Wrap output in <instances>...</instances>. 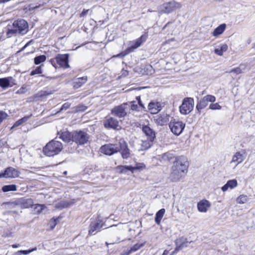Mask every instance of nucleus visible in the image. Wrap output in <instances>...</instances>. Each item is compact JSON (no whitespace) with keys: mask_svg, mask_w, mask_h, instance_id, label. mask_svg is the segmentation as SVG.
Wrapping results in <instances>:
<instances>
[{"mask_svg":"<svg viewBox=\"0 0 255 255\" xmlns=\"http://www.w3.org/2000/svg\"><path fill=\"white\" fill-rule=\"evenodd\" d=\"M28 31L27 22L24 19L15 20L12 25L7 27L6 35L10 37L17 33L25 34Z\"/></svg>","mask_w":255,"mask_h":255,"instance_id":"nucleus-1","label":"nucleus"},{"mask_svg":"<svg viewBox=\"0 0 255 255\" xmlns=\"http://www.w3.org/2000/svg\"><path fill=\"white\" fill-rule=\"evenodd\" d=\"M63 147L61 142L52 140L45 146L43 151L46 155L53 156L58 154L62 150Z\"/></svg>","mask_w":255,"mask_h":255,"instance_id":"nucleus-2","label":"nucleus"},{"mask_svg":"<svg viewBox=\"0 0 255 255\" xmlns=\"http://www.w3.org/2000/svg\"><path fill=\"white\" fill-rule=\"evenodd\" d=\"M147 38V34H143L139 38L130 41L129 42L128 47L123 53H120L115 56V57H123L129 53L133 52L134 49L140 46L146 41Z\"/></svg>","mask_w":255,"mask_h":255,"instance_id":"nucleus-3","label":"nucleus"},{"mask_svg":"<svg viewBox=\"0 0 255 255\" xmlns=\"http://www.w3.org/2000/svg\"><path fill=\"white\" fill-rule=\"evenodd\" d=\"M188 167L187 158L184 156H179L176 158L175 160L173 162L172 168L185 175L188 171Z\"/></svg>","mask_w":255,"mask_h":255,"instance_id":"nucleus-4","label":"nucleus"},{"mask_svg":"<svg viewBox=\"0 0 255 255\" xmlns=\"http://www.w3.org/2000/svg\"><path fill=\"white\" fill-rule=\"evenodd\" d=\"M50 62L55 68H57V65L64 68H69L68 64V55L58 54L54 59H51Z\"/></svg>","mask_w":255,"mask_h":255,"instance_id":"nucleus-5","label":"nucleus"},{"mask_svg":"<svg viewBox=\"0 0 255 255\" xmlns=\"http://www.w3.org/2000/svg\"><path fill=\"white\" fill-rule=\"evenodd\" d=\"M181 6L180 3L171 1L160 5L158 8V11L159 13H169L173 11L180 8Z\"/></svg>","mask_w":255,"mask_h":255,"instance_id":"nucleus-6","label":"nucleus"},{"mask_svg":"<svg viewBox=\"0 0 255 255\" xmlns=\"http://www.w3.org/2000/svg\"><path fill=\"white\" fill-rule=\"evenodd\" d=\"M194 101L192 98H185L181 105L179 107V111L182 115L189 114L193 109Z\"/></svg>","mask_w":255,"mask_h":255,"instance_id":"nucleus-7","label":"nucleus"},{"mask_svg":"<svg viewBox=\"0 0 255 255\" xmlns=\"http://www.w3.org/2000/svg\"><path fill=\"white\" fill-rule=\"evenodd\" d=\"M89 135L83 130H76L73 132V142L83 145L86 143L89 139Z\"/></svg>","mask_w":255,"mask_h":255,"instance_id":"nucleus-8","label":"nucleus"},{"mask_svg":"<svg viewBox=\"0 0 255 255\" xmlns=\"http://www.w3.org/2000/svg\"><path fill=\"white\" fill-rule=\"evenodd\" d=\"M185 127L184 123L175 119H172L169 124V127L171 132L176 135H179L182 132Z\"/></svg>","mask_w":255,"mask_h":255,"instance_id":"nucleus-9","label":"nucleus"},{"mask_svg":"<svg viewBox=\"0 0 255 255\" xmlns=\"http://www.w3.org/2000/svg\"><path fill=\"white\" fill-rule=\"evenodd\" d=\"M129 107L128 103H123L113 108L111 110V114L119 118H124L127 115L126 111Z\"/></svg>","mask_w":255,"mask_h":255,"instance_id":"nucleus-10","label":"nucleus"},{"mask_svg":"<svg viewBox=\"0 0 255 255\" xmlns=\"http://www.w3.org/2000/svg\"><path fill=\"white\" fill-rule=\"evenodd\" d=\"M216 101V97L211 95H207L199 101L196 106V110L199 113L201 110L205 108L208 105L209 102L213 103Z\"/></svg>","mask_w":255,"mask_h":255,"instance_id":"nucleus-11","label":"nucleus"},{"mask_svg":"<svg viewBox=\"0 0 255 255\" xmlns=\"http://www.w3.org/2000/svg\"><path fill=\"white\" fill-rule=\"evenodd\" d=\"M100 151L105 154L111 155L119 151L120 147L118 144H107L101 147Z\"/></svg>","mask_w":255,"mask_h":255,"instance_id":"nucleus-12","label":"nucleus"},{"mask_svg":"<svg viewBox=\"0 0 255 255\" xmlns=\"http://www.w3.org/2000/svg\"><path fill=\"white\" fill-rule=\"evenodd\" d=\"M118 146L120 147L122 156L123 158L127 159L129 156V149L128 147L127 142L124 139H120L119 141Z\"/></svg>","mask_w":255,"mask_h":255,"instance_id":"nucleus-13","label":"nucleus"},{"mask_svg":"<svg viewBox=\"0 0 255 255\" xmlns=\"http://www.w3.org/2000/svg\"><path fill=\"white\" fill-rule=\"evenodd\" d=\"M246 155L244 152L238 151L234 153L232 156L231 164H234L235 167L241 163L245 159Z\"/></svg>","mask_w":255,"mask_h":255,"instance_id":"nucleus-14","label":"nucleus"},{"mask_svg":"<svg viewBox=\"0 0 255 255\" xmlns=\"http://www.w3.org/2000/svg\"><path fill=\"white\" fill-rule=\"evenodd\" d=\"M104 126L106 128L119 129L120 128L118 121L113 117L107 118L104 121Z\"/></svg>","mask_w":255,"mask_h":255,"instance_id":"nucleus-15","label":"nucleus"},{"mask_svg":"<svg viewBox=\"0 0 255 255\" xmlns=\"http://www.w3.org/2000/svg\"><path fill=\"white\" fill-rule=\"evenodd\" d=\"M104 226V224L100 220H97L94 222H92L89 227V234L90 235H95V231L99 232L101 228Z\"/></svg>","mask_w":255,"mask_h":255,"instance_id":"nucleus-16","label":"nucleus"},{"mask_svg":"<svg viewBox=\"0 0 255 255\" xmlns=\"http://www.w3.org/2000/svg\"><path fill=\"white\" fill-rule=\"evenodd\" d=\"M19 175V172L15 168L9 167L7 168L4 173H0V178H15Z\"/></svg>","mask_w":255,"mask_h":255,"instance_id":"nucleus-17","label":"nucleus"},{"mask_svg":"<svg viewBox=\"0 0 255 255\" xmlns=\"http://www.w3.org/2000/svg\"><path fill=\"white\" fill-rule=\"evenodd\" d=\"M15 80L12 77L0 78V87L2 88H6L8 87H12L15 85Z\"/></svg>","mask_w":255,"mask_h":255,"instance_id":"nucleus-18","label":"nucleus"},{"mask_svg":"<svg viewBox=\"0 0 255 255\" xmlns=\"http://www.w3.org/2000/svg\"><path fill=\"white\" fill-rule=\"evenodd\" d=\"M184 176V175L181 174L178 171H176L175 169H173L171 168L169 178L171 181L173 182H176L182 179Z\"/></svg>","mask_w":255,"mask_h":255,"instance_id":"nucleus-19","label":"nucleus"},{"mask_svg":"<svg viewBox=\"0 0 255 255\" xmlns=\"http://www.w3.org/2000/svg\"><path fill=\"white\" fill-rule=\"evenodd\" d=\"M148 109L151 114H155L161 110V104L158 102L152 101L149 103Z\"/></svg>","mask_w":255,"mask_h":255,"instance_id":"nucleus-20","label":"nucleus"},{"mask_svg":"<svg viewBox=\"0 0 255 255\" xmlns=\"http://www.w3.org/2000/svg\"><path fill=\"white\" fill-rule=\"evenodd\" d=\"M142 132L144 133L146 138L151 140L155 138V132L148 126H143L142 128Z\"/></svg>","mask_w":255,"mask_h":255,"instance_id":"nucleus-21","label":"nucleus"},{"mask_svg":"<svg viewBox=\"0 0 255 255\" xmlns=\"http://www.w3.org/2000/svg\"><path fill=\"white\" fill-rule=\"evenodd\" d=\"M211 204L210 202L207 200H202L199 202L197 204V208L199 211L205 213L210 207Z\"/></svg>","mask_w":255,"mask_h":255,"instance_id":"nucleus-22","label":"nucleus"},{"mask_svg":"<svg viewBox=\"0 0 255 255\" xmlns=\"http://www.w3.org/2000/svg\"><path fill=\"white\" fill-rule=\"evenodd\" d=\"M238 185L237 180L232 179L228 181L226 184H225L221 188L222 191L226 192L229 189H233L236 187Z\"/></svg>","mask_w":255,"mask_h":255,"instance_id":"nucleus-23","label":"nucleus"},{"mask_svg":"<svg viewBox=\"0 0 255 255\" xmlns=\"http://www.w3.org/2000/svg\"><path fill=\"white\" fill-rule=\"evenodd\" d=\"M154 140L149 138L142 139L141 140V148L139 150H144L149 149L153 144Z\"/></svg>","mask_w":255,"mask_h":255,"instance_id":"nucleus-24","label":"nucleus"},{"mask_svg":"<svg viewBox=\"0 0 255 255\" xmlns=\"http://www.w3.org/2000/svg\"><path fill=\"white\" fill-rule=\"evenodd\" d=\"M60 138L65 142H73V132L71 133L68 131H64L60 133Z\"/></svg>","mask_w":255,"mask_h":255,"instance_id":"nucleus-25","label":"nucleus"},{"mask_svg":"<svg viewBox=\"0 0 255 255\" xmlns=\"http://www.w3.org/2000/svg\"><path fill=\"white\" fill-rule=\"evenodd\" d=\"M87 81V77L84 76L75 79L73 82V86L75 89H78L81 87Z\"/></svg>","mask_w":255,"mask_h":255,"instance_id":"nucleus-26","label":"nucleus"},{"mask_svg":"<svg viewBox=\"0 0 255 255\" xmlns=\"http://www.w3.org/2000/svg\"><path fill=\"white\" fill-rule=\"evenodd\" d=\"M154 120L158 125L163 126L168 122L169 119L167 115H163L161 116H157L155 117Z\"/></svg>","mask_w":255,"mask_h":255,"instance_id":"nucleus-27","label":"nucleus"},{"mask_svg":"<svg viewBox=\"0 0 255 255\" xmlns=\"http://www.w3.org/2000/svg\"><path fill=\"white\" fill-rule=\"evenodd\" d=\"M145 244V242L138 243L133 245L130 247V249L126 252V255H129L132 253L135 252L143 247Z\"/></svg>","mask_w":255,"mask_h":255,"instance_id":"nucleus-28","label":"nucleus"},{"mask_svg":"<svg viewBox=\"0 0 255 255\" xmlns=\"http://www.w3.org/2000/svg\"><path fill=\"white\" fill-rule=\"evenodd\" d=\"M226 27L227 25L225 23L220 24L214 29L212 32V35L215 37H217L220 35L225 31Z\"/></svg>","mask_w":255,"mask_h":255,"instance_id":"nucleus-29","label":"nucleus"},{"mask_svg":"<svg viewBox=\"0 0 255 255\" xmlns=\"http://www.w3.org/2000/svg\"><path fill=\"white\" fill-rule=\"evenodd\" d=\"M174 155L173 153L170 152L164 153L158 156V159L161 161H170L173 159Z\"/></svg>","mask_w":255,"mask_h":255,"instance_id":"nucleus-30","label":"nucleus"},{"mask_svg":"<svg viewBox=\"0 0 255 255\" xmlns=\"http://www.w3.org/2000/svg\"><path fill=\"white\" fill-rule=\"evenodd\" d=\"M116 169L120 173H126L128 171L131 172L133 168L132 166L119 165L116 167Z\"/></svg>","mask_w":255,"mask_h":255,"instance_id":"nucleus-31","label":"nucleus"},{"mask_svg":"<svg viewBox=\"0 0 255 255\" xmlns=\"http://www.w3.org/2000/svg\"><path fill=\"white\" fill-rule=\"evenodd\" d=\"M228 48V46L226 44H222L219 47L215 49L214 52L219 56H222L224 52H226Z\"/></svg>","mask_w":255,"mask_h":255,"instance_id":"nucleus-32","label":"nucleus"},{"mask_svg":"<svg viewBox=\"0 0 255 255\" xmlns=\"http://www.w3.org/2000/svg\"><path fill=\"white\" fill-rule=\"evenodd\" d=\"M165 213V210L162 208L159 210L155 215V222L157 225L160 224L161 219H162L164 214Z\"/></svg>","mask_w":255,"mask_h":255,"instance_id":"nucleus-33","label":"nucleus"},{"mask_svg":"<svg viewBox=\"0 0 255 255\" xmlns=\"http://www.w3.org/2000/svg\"><path fill=\"white\" fill-rule=\"evenodd\" d=\"M31 116V115L25 116V117H24L23 118L19 119V120H18L14 123V124L11 128L12 129L14 128L17 127L21 125L22 124H23V123H25L26 121H27V120L30 118V117Z\"/></svg>","mask_w":255,"mask_h":255,"instance_id":"nucleus-34","label":"nucleus"},{"mask_svg":"<svg viewBox=\"0 0 255 255\" xmlns=\"http://www.w3.org/2000/svg\"><path fill=\"white\" fill-rule=\"evenodd\" d=\"M46 208L44 204H37L34 205V210L37 214L41 213Z\"/></svg>","mask_w":255,"mask_h":255,"instance_id":"nucleus-35","label":"nucleus"},{"mask_svg":"<svg viewBox=\"0 0 255 255\" xmlns=\"http://www.w3.org/2000/svg\"><path fill=\"white\" fill-rule=\"evenodd\" d=\"M245 69V66L244 65H240L238 67L234 68L229 71V73H235L237 74H241L243 72V70Z\"/></svg>","mask_w":255,"mask_h":255,"instance_id":"nucleus-36","label":"nucleus"},{"mask_svg":"<svg viewBox=\"0 0 255 255\" xmlns=\"http://www.w3.org/2000/svg\"><path fill=\"white\" fill-rule=\"evenodd\" d=\"M46 59V57L45 55H42L37 56L34 58V63L36 65L39 64L41 63L44 62Z\"/></svg>","mask_w":255,"mask_h":255,"instance_id":"nucleus-37","label":"nucleus"},{"mask_svg":"<svg viewBox=\"0 0 255 255\" xmlns=\"http://www.w3.org/2000/svg\"><path fill=\"white\" fill-rule=\"evenodd\" d=\"M145 165L143 163H136L134 166H132L133 169L131 170V172L133 173L135 170H143L145 169Z\"/></svg>","mask_w":255,"mask_h":255,"instance_id":"nucleus-38","label":"nucleus"},{"mask_svg":"<svg viewBox=\"0 0 255 255\" xmlns=\"http://www.w3.org/2000/svg\"><path fill=\"white\" fill-rule=\"evenodd\" d=\"M248 201V198L247 196L245 195H241L239 196L236 200L238 204H244Z\"/></svg>","mask_w":255,"mask_h":255,"instance_id":"nucleus-39","label":"nucleus"},{"mask_svg":"<svg viewBox=\"0 0 255 255\" xmlns=\"http://www.w3.org/2000/svg\"><path fill=\"white\" fill-rule=\"evenodd\" d=\"M2 190L3 192H6L8 191H16V186L15 185H5L4 186Z\"/></svg>","mask_w":255,"mask_h":255,"instance_id":"nucleus-40","label":"nucleus"},{"mask_svg":"<svg viewBox=\"0 0 255 255\" xmlns=\"http://www.w3.org/2000/svg\"><path fill=\"white\" fill-rule=\"evenodd\" d=\"M130 104V109L132 111H139L140 109H139V106L135 104V101H132L129 103Z\"/></svg>","mask_w":255,"mask_h":255,"instance_id":"nucleus-41","label":"nucleus"},{"mask_svg":"<svg viewBox=\"0 0 255 255\" xmlns=\"http://www.w3.org/2000/svg\"><path fill=\"white\" fill-rule=\"evenodd\" d=\"M222 107L217 103L211 104L209 106V109L212 110H221Z\"/></svg>","mask_w":255,"mask_h":255,"instance_id":"nucleus-42","label":"nucleus"},{"mask_svg":"<svg viewBox=\"0 0 255 255\" xmlns=\"http://www.w3.org/2000/svg\"><path fill=\"white\" fill-rule=\"evenodd\" d=\"M75 109V111L77 112H83L86 110L87 107L83 105H80L76 107Z\"/></svg>","mask_w":255,"mask_h":255,"instance_id":"nucleus-43","label":"nucleus"},{"mask_svg":"<svg viewBox=\"0 0 255 255\" xmlns=\"http://www.w3.org/2000/svg\"><path fill=\"white\" fill-rule=\"evenodd\" d=\"M42 73V69L40 67H37L35 70L31 71L30 75H34L35 74H41Z\"/></svg>","mask_w":255,"mask_h":255,"instance_id":"nucleus-44","label":"nucleus"},{"mask_svg":"<svg viewBox=\"0 0 255 255\" xmlns=\"http://www.w3.org/2000/svg\"><path fill=\"white\" fill-rule=\"evenodd\" d=\"M36 250H37L36 248H34L31 250L19 251H18V253H20L23 255H27V254H29L30 253L32 252L33 251H36Z\"/></svg>","mask_w":255,"mask_h":255,"instance_id":"nucleus-45","label":"nucleus"},{"mask_svg":"<svg viewBox=\"0 0 255 255\" xmlns=\"http://www.w3.org/2000/svg\"><path fill=\"white\" fill-rule=\"evenodd\" d=\"M70 106H71V104L67 102V103H64L62 105L60 111L58 112H59L62 110H66L68 109L70 107Z\"/></svg>","mask_w":255,"mask_h":255,"instance_id":"nucleus-46","label":"nucleus"},{"mask_svg":"<svg viewBox=\"0 0 255 255\" xmlns=\"http://www.w3.org/2000/svg\"><path fill=\"white\" fill-rule=\"evenodd\" d=\"M7 114L3 112L0 111V124L6 118Z\"/></svg>","mask_w":255,"mask_h":255,"instance_id":"nucleus-47","label":"nucleus"},{"mask_svg":"<svg viewBox=\"0 0 255 255\" xmlns=\"http://www.w3.org/2000/svg\"><path fill=\"white\" fill-rule=\"evenodd\" d=\"M49 94L46 91H41L37 93V96L38 97H45L48 95Z\"/></svg>","mask_w":255,"mask_h":255,"instance_id":"nucleus-48","label":"nucleus"},{"mask_svg":"<svg viewBox=\"0 0 255 255\" xmlns=\"http://www.w3.org/2000/svg\"><path fill=\"white\" fill-rule=\"evenodd\" d=\"M75 201H70L69 202H65L64 203L63 207L65 208L70 207L71 205H73L75 203Z\"/></svg>","mask_w":255,"mask_h":255,"instance_id":"nucleus-49","label":"nucleus"},{"mask_svg":"<svg viewBox=\"0 0 255 255\" xmlns=\"http://www.w3.org/2000/svg\"><path fill=\"white\" fill-rule=\"evenodd\" d=\"M41 4L37 5L35 6H33L32 5H30L29 9L30 10H33V9H35L36 8L41 7Z\"/></svg>","mask_w":255,"mask_h":255,"instance_id":"nucleus-50","label":"nucleus"},{"mask_svg":"<svg viewBox=\"0 0 255 255\" xmlns=\"http://www.w3.org/2000/svg\"><path fill=\"white\" fill-rule=\"evenodd\" d=\"M185 246H184V244L183 243L180 246H179V247H177L174 252L173 253H174V252H178L180 249H182V248L184 247Z\"/></svg>","mask_w":255,"mask_h":255,"instance_id":"nucleus-51","label":"nucleus"},{"mask_svg":"<svg viewBox=\"0 0 255 255\" xmlns=\"http://www.w3.org/2000/svg\"><path fill=\"white\" fill-rule=\"evenodd\" d=\"M89 10H84L80 14V17H83L85 15L87 14V13H88Z\"/></svg>","mask_w":255,"mask_h":255,"instance_id":"nucleus-52","label":"nucleus"},{"mask_svg":"<svg viewBox=\"0 0 255 255\" xmlns=\"http://www.w3.org/2000/svg\"><path fill=\"white\" fill-rule=\"evenodd\" d=\"M138 104L139 105V109L140 108L141 109H144V107L143 105L142 104L141 100H139V102H138Z\"/></svg>","mask_w":255,"mask_h":255,"instance_id":"nucleus-53","label":"nucleus"},{"mask_svg":"<svg viewBox=\"0 0 255 255\" xmlns=\"http://www.w3.org/2000/svg\"><path fill=\"white\" fill-rule=\"evenodd\" d=\"M138 104L139 105V109L140 108L141 109H144V107L143 105L142 104L141 100H139V102H138Z\"/></svg>","mask_w":255,"mask_h":255,"instance_id":"nucleus-54","label":"nucleus"},{"mask_svg":"<svg viewBox=\"0 0 255 255\" xmlns=\"http://www.w3.org/2000/svg\"><path fill=\"white\" fill-rule=\"evenodd\" d=\"M128 75V72L127 70H124L123 71L122 75H124L125 76H126Z\"/></svg>","mask_w":255,"mask_h":255,"instance_id":"nucleus-55","label":"nucleus"},{"mask_svg":"<svg viewBox=\"0 0 255 255\" xmlns=\"http://www.w3.org/2000/svg\"><path fill=\"white\" fill-rule=\"evenodd\" d=\"M19 246V244H14L12 245V247L13 248H18Z\"/></svg>","mask_w":255,"mask_h":255,"instance_id":"nucleus-56","label":"nucleus"},{"mask_svg":"<svg viewBox=\"0 0 255 255\" xmlns=\"http://www.w3.org/2000/svg\"><path fill=\"white\" fill-rule=\"evenodd\" d=\"M168 252L166 250L164 251L162 255H167Z\"/></svg>","mask_w":255,"mask_h":255,"instance_id":"nucleus-57","label":"nucleus"},{"mask_svg":"<svg viewBox=\"0 0 255 255\" xmlns=\"http://www.w3.org/2000/svg\"><path fill=\"white\" fill-rule=\"evenodd\" d=\"M120 241V239L118 238V240L115 242V243H118ZM114 243H110V244H114Z\"/></svg>","mask_w":255,"mask_h":255,"instance_id":"nucleus-58","label":"nucleus"},{"mask_svg":"<svg viewBox=\"0 0 255 255\" xmlns=\"http://www.w3.org/2000/svg\"><path fill=\"white\" fill-rule=\"evenodd\" d=\"M136 100L138 101V102H139V100H140V96H137V97H136Z\"/></svg>","mask_w":255,"mask_h":255,"instance_id":"nucleus-59","label":"nucleus"},{"mask_svg":"<svg viewBox=\"0 0 255 255\" xmlns=\"http://www.w3.org/2000/svg\"><path fill=\"white\" fill-rule=\"evenodd\" d=\"M56 223H55V221H54V225L52 227V229H53L54 228V227L56 226Z\"/></svg>","mask_w":255,"mask_h":255,"instance_id":"nucleus-60","label":"nucleus"},{"mask_svg":"<svg viewBox=\"0 0 255 255\" xmlns=\"http://www.w3.org/2000/svg\"><path fill=\"white\" fill-rule=\"evenodd\" d=\"M74 149H75V148L71 149L70 150H69V152H73L74 150Z\"/></svg>","mask_w":255,"mask_h":255,"instance_id":"nucleus-61","label":"nucleus"},{"mask_svg":"<svg viewBox=\"0 0 255 255\" xmlns=\"http://www.w3.org/2000/svg\"><path fill=\"white\" fill-rule=\"evenodd\" d=\"M169 23H167L166 24H165V25L163 27V29L165 28V27L169 24Z\"/></svg>","mask_w":255,"mask_h":255,"instance_id":"nucleus-62","label":"nucleus"},{"mask_svg":"<svg viewBox=\"0 0 255 255\" xmlns=\"http://www.w3.org/2000/svg\"><path fill=\"white\" fill-rule=\"evenodd\" d=\"M27 201L29 202H30V203L31 202V199H28Z\"/></svg>","mask_w":255,"mask_h":255,"instance_id":"nucleus-63","label":"nucleus"},{"mask_svg":"<svg viewBox=\"0 0 255 255\" xmlns=\"http://www.w3.org/2000/svg\"><path fill=\"white\" fill-rule=\"evenodd\" d=\"M106 245H107V246H108V245H109V244L108 243H107V242H106Z\"/></svg>","mask_w":255,"mask_h":255,"instance_id":"nucleus-64","label":"nucleus"}]
</instances>
